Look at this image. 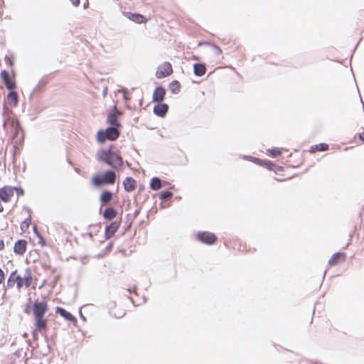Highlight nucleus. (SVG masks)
<instances>
[{
	"label": "nucleus",
	"instance_id": "nucleus-1",
	"mask_svg": "<svg viewBox=\"0 0 364 364\" xmlns=\"http://www.w3.org/2000/svg\"><path fill=\"white\" fill-rule=\"evenodd\" d=\"M96 159L100 163H104L113 169L120 168L123 166L122 157L111 149H100Z\"/></svg>",
	"mask_w": 364,
	"mask_h": 364
},
{
	"label": "nucleus",
	"instance_id": "nucleus-2",
	"mask_svg": "<svg viewBox=\"0 0 364 364\" xmlns=\"http://www.w3.org/2000/svg\"><path fill=\"white\" fill-rule=\"evenodd\" d=\"M121 127L109 126L105 129H100L97 133V140L103 144L107 140L115 141L120 134Z\"/></svg>",
	"mask_w": 364,
	"mask_h": 364
},
{
	"label": "nucleus",
	"instance_id": "nucleus-3",
	"mask_svg": "<svg viewBox=\"0 0 364 364\" xmlns=\"http://www.w3.org/2000/svg\"><path fill=\"white\" fill-rule=\"evenodd\" d=\"M116 173L114 170H107L102 174L95 176L92 182L96 187H101L104 185H111L115 182Z\"/></svg>",
	"mask_w": 364,
	"mask_h": 364
},
{
	"label": "nucleus",
	"instance_id": "nucleus-4",
	"mask_svg": "<svg viewBox=\"0 0 364 364\" xmlns=\"http://www.w3.org/2000/svg\"><path fill=\"white\" fill-rule=\"evenodd\" d=\"M4 120L3 123V127L5 129L7 124H10L13 132V139L18 138L20 133L21 134H24L19 120L15 116H5L4 114Z\"/></svg>",
	"mask_w": 364,
	"mask_h": 364
},
{
	"label": "nucleus",
	"instance_id": "nucleus-5",
	"mask_svg": "<svg viewBox=\"0 0 364 364\" xmlns=\"http://www.w3.org/2000/svg\"><path fill=\"white\" fill-rule=\"evenodd\" d=\"M32 309L35 320L44 319V316L48 310V306L45 301L36 300L32 305Z\"/></svg>",
	"mask_w": 364,
	"mask_h": 364
},
{
	"label": "nucleus",
	"instance_id": "nucleus-6",
	"mask_svg": "<svg viewBox=\"0 0 364 364\" xmlns=\"http://www.w3.org/2000/svg\"><path fill=\"white\" fill-rule=\"evenodd\" d=\"M196 238L200 242L207 245H213L218 241L217 235L208 231H198Z\"/></svg>",
	"mask_w": 364,
	"mask_h": 364
},
{
	"label": "nucleus",
	"instance_id": "nucleus-7",
	"mask_svg": "<svg viewBox=\"0 0 364 364\" xmlns=\"http://www.w3.org/2000/svg\"><path fill=\"white\" fill-rule=\"evenodd\" d=\"M34 326L36 328V331H38V333H41L42 336L44 337L45 342L46 343L48 351L47 353L50 352V344L48 342V338L46 333L47 328H48V321L46 318L44 319H38L35 320Z\"/></svg>",
	"mask_w": 364,
	"mask_h": 364
},
{
	"label": "nucleus",
	"instance_id": "nucleus-8",
	"mask_svg": "<svg viewBox=\"0 0 364 364\" xmlns=\"http://www.w3.org/2000/svg\"><path fill=\"white\" fill-rule=\"evenodd\" d=\"M242 158L244 160L250 161L258 166L266 168L268 170H274L275 164L266 159H261L249 155H243Z\"/></svg>",
	"mask_w": 364,
	"mask_h": 364
},
{
	"label": "nucleus",
	"instance_id": "nucleus-9",
	"mask_svg": "<svg viewBox=\"0 0 364 364\" xmlns=\"http://www.w3.org/2000/svg\"><path fill=\"white\" fill-rule=\"evenodd\" d=\"M173 73L172 65L168 62H164L158 67L156 72V77L161 79L170 75Z\"/></svg>",
	"mask_w": 364,
	"mask_h": 364
},
{
	"label": "nucleus",
	"instance_id": "nucleus-10",
	"mask_svg": "<svg viewBox=\"0 0 364 364\" xmlns=\"http://www.w3.org/2000/svg\"><path fill=\"white\" fill-rule=\"evenodd\" d=\"M120 112L117 109V106L114 105L112 107V111H110L107 117V122L109 124V126H117V127H121V124L119 122L117 119V114H119Z\"/></svg>",
	"mask_w": 364,
	"mask_h": 364
},
{
	"label": "nucleus",
	"instance_id": "nucleus-11",
	"mask_svg": "<svg viewBox=\"0 0 364 364\" xmlns=\"http://www.w3.org/2000/svg\"><path fill=\"white\" fill-rule=\"evenodd\" d=\"M168 108L169 107L166 103L157 102L154 107L153 112L156 116L163 118L166 117Z\"/></svg>",
	"mask_w": 364,
	"mask_h": 364
},
{
	"label": "nucleus",
	"instance_id": "nucleus-12",
	"mask_svg": "<svg viewBox=\"0 0 364 364\" xmlns=\"http://www.w3.org/2000/svg\"><path fill=\"white\" fill-rule=\"evenodd\" d=\"M166 91L163 86H157L152 95V101L154 102H162L164 100Z\"/></svg>",
	"mask_w": 364,
	"mask_h": 364
},
{
	"label": "nucleus",
	"instance_id": "nucleus-13",
	"mask_svg": "<svg viewBox=\"0 0 364 364\" xmlns=\"http://www.w3.org/2000/svg\"><path fill=\"white\" fill-rule=\"evenodd\" d=\"M119 223L117 221L112 222L109 225L105 227V237L106 240L110 239L119 228Z\"/></svg>",
	"mask_w": 364,
	"mask_h": 364
},
{
	"label": "nucleus",
	"instance_id": "nucleus-14",
	"mask_svg": "<svg viewBox=\"0 0 364 364\" xmlns=\"http://www.w3.org/2000/svg\"><path fill=\"white\" fill-rule=\"evenodd\" d=\"M26 248H27L26 240H23V239H20V240H18L15 242L14 247V252L16 255H23L26 252Z\"/></svg>",
	"mask_w": 364,
	"mask_h": 364
},
{
	"label": "nucleus",
	"instance_id": "nucleus-15",
	"mask_svg": "<svg viewBox=\"0 0 364 364\" xmlns=\"http://www.w3.org/2000/svg\"><path fill=\"white\" fill-rule=\"evenodd\" d=\"M13 196V189L11 186H4L0 188V199L4 202L8 203L10 201L11 198Z\"/></svg>",
	"mask_w": 364,
	"mask_h": 364
},
{
	"label": "nucleus",
	"instance_id": "nucleus-16",
	"mask_svg": "<svg viewBox=\"0 0 364 364\" xmlns=\"http://www.w3.org/2000/svg\"><path fill=\"white\" fill-rule=\"evenodd\" d=\"M124 14L127 18L135 23H142L146 22V18L142 14L132 12H124Z\"/></svg>",
	"mask_w": 364,
	"mask_h": 364
},
{
	"label": "nucleus",
	"instance_id": "nucleus-17",
	"mask_svg": "<svg viewBox=\"0 0 364 364\" xmlns=\"http://www.w3.org/2000/svg\"><path fill=\"white\" fill-rule=\"evenodd\" d=\"M56 313H58L60 316L64 318L66 321L70 322H76V318L69 311L65 310L64 308L60 306L56 307Z\"/></svg>",
	"mask_w": 364,
	"mask_h": 364
},
{
	"label": "nucleus",
	"instance_id": "nucleus-18",
	"mask_svg": "<svg viewBox=\"0 0 364 364\" xmlns=\"http://www.w3.org/2000/svg\"><path fill=\"white\" fill-rule=\"evenodd\" d=\"M124 190L127 192H131L136 188V181L130 176H127L123 181Z\"/></svg>",
	"mask_w": 364,
	"mask_h": 364
},
{
	"label": "nucleus",
	"instance_id": "nucleus-19",
	"mask_svg": "<svg viewBox=\"0 0 364 364\" xmlns=\"http://www.w3.org/2000/svg\"><path fill=\"white\" fill-rule=\"evenodd\" d=\"M24 139H25L24 134H22L18 138L13 139H14V154H16L17 153H19L21 151V150L23 146Z\"/></svg>",
	"mask_w": 364,
	"mask_h": 364
},
{
	"label": "nucleus",
	"instance_id": "nucleus-20",
	"mask_svg": "<svg viewBox=\"0 0 364 364\" xmlns=\"http://www.w3.org/2000/svg\"><path fill=\"white\" fill-rule=\"evenodd\" d=\"M346 254L344 252H336L334 253L331 257L328 259V264L331 266L338 264L341 261H344L346 259Z\"/></svg>",
	"mask_w": 364,
	"mask_h": 364
},
{
	"label": "nucleus",
	"instance_id": "nucleus-21",
	"mask_svg": "<svg viewBox=\"0 0 364 364\" xmlns=\"http://www.w3.org/2000/svg\"><path fill=\"white\" fill-rule=\"evenodd\" d=\"M206 72V66L203 63H196L193 64V73L195 75L201 77Z\"/></svg>",
	"mask_w": 364,
	"mask_h": 364
},
{
	"label": "nucleus",
	"instance_id": "nucleus-22",
	"mask_svg": "<svg viewBox=\"0 0 364 364\" xmlns=\"http://www.w3.org/2000/svg\"><path fill=\"white\" fill-rule=\"evenodd\" d=\"M113 198V193L110 191L105 190L104 191L100 196V203L102 205H107L111 202Z\"/></svg>",
	"mask_w": 364,
	"mask_h": 364
},
{
	"label": "nucleus",
	"instance_id": "nucleus-23",
	"mask_svg": "<svg viewBox=\"0 0 364 364\" xmlns=\"http://www.w3.org/2000/svg\"><path fill=\"white\" fill-rule=\"evenodd\" d=\"M117 210L112 207H107L103 212V218L107 220H112L117 216Z\"/></svg>",
	"mask_w": 364,
	"mask_h": 364
},
{
	"label": "nucleus",
	"instance_id": "nucleus-24",
	"mask_svg": "<svg viewBox=\"0 0 364 364\" xmlns=\"http://www.w3.org/2000/svg\"><path fill=\"white\" fill-rule=\"evenodd\" d=\"M7 100L11 106L16 107L18 102V97L17 92L15 91H9L7 95Z\"/></svg>",
	"mask_w": 364,
	"mask_h": 364
},
{
	"label": "nucleus",
	"instance_id": "nucleus-25",
	"mask_svg": "<svg viewBox=\"0 0 364 364\" xmlns=\"http://www.w3.org/2000/svg\"><path fill=\"white\" fill-rule=\"evenodd\" d=\"M150 188L153 191H158L162 188V180L159 177H153L150 181Z\"/></svg>",
	"mask_w": 364,
	"mask_h": 364
},
{
	"label": "nucleus",
	"instance_id": "nucleus-26",
	"mask_svg": "<svg viewBox=\"0 0 364 364\" xmlns=\"http://www.w3.org/2000/svg\"><path fill=\"white\" fill-rule=\"evenodd\" d=\"M328 149V144L326 143H320L316 145H314L311 147L309 151L311 153H314L316 151H325Z\"/></svg>",
	"mask_w": 364,
	"mask_h": 364
},
{
	"label": "nucleus",
	"instance_id": "nucleus-27",
	"mask_svg": "<svg viewBox=\"0 0 364 364\" xmlns=\"http://www.w3.org/2000/svg\"><path fill=\"white\" fill-rule=\"evenodd\" d=\"M169 88L173 94H178L180 92L181 84L178 80H173L169 84Z\"/></svg>",
	"mask_w": 364,
	"mask_h": 364
},
{
	"label": "nucleus",
	"instance_id": "nucleus-28",
	"mask_svg": "<svg viewBox=\"0 0 364 364\" xmlns=\"http://www.w3.org/2000/svg\"><path fill=\"white\" fill-rule=\"evenodd\" d=\"M24 279L26 280V287H29L31 285L33 281L31 271L29 268L26 269Z\"/></svg>",
	"mask_w": 364,
	"mask_h": 364
},
{
	"label": "nucleus",
	"instance_id": "nucleus-29",
	"mask_svg": "<svg viewBox=\"0 0 364 364\" xmlns=\"http://www.w3.org/2000/svg\"><path fill=\"white\" fill-rule=\"evenodd\" d=\"M16 272H17L16 270L13 271L11 273L10 276L9 277L7 282H6V287L7 288L13 287L14 286L15 283H16V280H15V277H16Z\"/></svg>",
	"mask_w": 364,
	"mask_h": 364
},
{
	"label": "nucleus",
	"instance_id": "nucleus-30",
	"mask_svg": "<svg viewBox=\"0 0 364 364\" xmlns=\"http://www.w3.org/2000/svg\"><path fill=\"white\" fill-rule=\"evenodd\" d=\"M15 280H16V285L18 288H21L23 287H26V280L24 279V276L21 277L20 275H16L15 277Z\"/></svg>",
	"mask_w": 364,
	"mask_h": 364
},
{
	"label": "nucleus",
	"instance_id": "nucleus-31",
	"mask_svg": "<svg viewBox=\"0 0 364 364\" xmlns=\"http://www.w3.org/2000/svg\"><path fill=\"white\" fill-rule=\"evenodd\" d=\"M5 85V87L7 90L10 91H13L12 90L14 89L16 87V83L15 80H11L10 78L6 81V82H4Z\"/></svg>",
	"mask_w": 364,
	"mask_h": 364
},
{
	"label": "nucleus",
	"instance_id": "nucleus-32",
	"mask_svg": "<svg viewBox=\"0 0 364 364\" xmlns=\"http://www.w3.org/2000/svg\"><path fill=\"white\" fill-rule=\"evenodd\" d=\"M173 193L170 191H163L159 193V198L161 200H165L166 198H171Z\"/></svg>",
	"mask_w": 364,
	"mask_h": 364
},
{
	"label": "nucleus",
	"instance_id": "nucleus-33",
	"mask_svg": "<svg viewBox=\"0 0 364 364\" xmlns=\"http://www.w3.org/2000/svg\"><path fill=\"white\" fill-rule=\"evenodd\" d=\"M4 60L6 64L10 66H13L14 64V55L11 53L9 55H6L4 58Z\"/></svg>",
	"mask_w": 364,
	"mask_h": 364
},
{
	"label": "nucleus",
	"instance_id": "nucleus-34",
	"mask_svg": "<svg viewBox=\"0 0 364 364\" xmlns=\"http://www.w3.org/2000/svg\"><path fill=\"white\" fill-rule=\"evenodd\" d=\"M31 218L29 216L28 218H26L22 222V223L21 224V229L22 231H26L28 228V227L31 224Z\"/></svg>",
	"mask_w": 364,
	"mask_h": 364
},
{
	"label": "nucleus",
	"instance_id": "nucleus-35",
	"mask_svg": "<svg viewBox=\"0 0 364 364\" xmlns=\"http://www.w3.org/2000/svg\"><path fill=\"white\" fill-rule=\"evenodd\" d=\"M267 151L272 157H277L281 155V151L278 148H271L267 149Z\"/></svg>",
	"mask_w": 364,
	"mask_h": 364
},
{
	"label": "nucleus",
	"instance_id": "nucleus-36",
	"mask_svg": "<svg viewBox=\"0 0 364 364\" xmlns=\"http://www.w3.org/2000/svg\"><path fill=\"white\" fill-rule=\"evenodd\" d=\"M46 82L42 79L40 80L38 84L35 87L33 92L31 93V95L33 92H36L38 91H41L43 90V87L46 85Z\"/></svg>",
	"mask_w": 364,
	"mask_h": 364
},
{
	"label": "nucleus",
	"instance_id": "nucleus-37",
	"mask_svg": "<svg viewBox=\"0 0 364 364\" xmlns=\"http://www.w3.org/2000/svg\"><path fill=\"white\" fill-rule=\"evenodd\" d=\"M0 77L2 79L4 82H6V81L10 78L9 73L6 70H1V72L0 73Z\"/></svg>",
	"mask_w": 364,
	"mask_h": 364
},
{
	"label": "nucleus",
	"instance_id": "nucleus-38",
	"mask_svg": "<svg viewBox=\"0 0 364 364\" xmlns=\"http://www.w3.org/2000/svg\"><path fill=\"white\" fill-rule=\"evenodd\" d=\"M13 189V193L14 191L16 192L18 197L22 196L24 194V190L21 187H11Z\"/></svg>",
	"mask_w": 364,
	"mask_h": 364
},
{
	"label": "nucleus",
	"instance_id": "nucleus-39",
	"mask_svg": "<svg viewBox=\"0 0 364 364\" xmlns=\"http://www.w3.org/2000/svg\"><path fill=\"white\" fill-rule=\"evenodd\" d=\"M38 238L39 240L38 242L41 245L42 247H44L46 245V242L45 239L43 238V237L42 236V235H39Z\"/></svg>",
	"mask_w": 364,
	"mask_h": 364
},
{
	"label": "nucleus",
	"instance_id": "nucleus-40",
	"mask_svg": "<svg viewBox=\"0 0 364 364\" xmlns=\"http://www.w3.org/2000/svg\"><path fill=\"white\" fill-rule=\"evenodd\" d=\"M5 279V274L4 271L0 268V284L4 282Z\"/></svg>",
	"mask_w": 364,
	"mask_h": 364
},
{
	"label": "nucleus",
	"instance_id": "nucleus-41",
	"mask_svg": "<svg viewBox=\"0 0 364 364\" xmlns=\"http://www.w3.org/2000/svg\"><path fill=\"white\" fill-rule=\"evenodd\" d=\"M38 331H36V328H34L32 331V336L34 341H37L38 339Z\"/></svg>",
	"mask_w": 364,
	"mask_h": 364
},
{
	"label": "nucleus",
	"instance_id": "nucleus-42",
	"mask_svg": "<svg viewBox=\"0 0 364 364\" xmlns=\"http://www.w3.org/2000/svg\"><path fill=\"white\" fill-rule=\"evenodd\" d=\"M272 171H274L275 173L280 172V171H283V168L282 166H277V164H275L274 170H272Z\"/></svg>",
	"mask_w": 364,
	"mask_h": 364
},
{
	"label": "nucleus",
	"instance_id": "nucleus-43",
	"mask_svg": "<svg viewBox=\"0 0 364 364\" xmlns=\"http://www.w3.org/2000/svg\"><path fill=\"white\" fill-rule=\"evenodd\" d=\"M33 230L34 234H35L37 237H38V235H41V234L39 232V231H38V227H37L36 225H34L33 226Z\"/></svg>",
	"mask_w": 364,
	"mask_h": 364
},
{
	"label": "nucleus",
	"instance_id": "nucleus-44",
	"mask_svg": "<svg viewBox=\"0 0 364 364\" xmlns=\"http://www.w3.org/2000/svg\"><path fill=\"white\" fill-rule=\"evenodd\" d=\"M70 1L74 6H78L80 3V0H70Z\"/></svg>",
	"mask_w": 364,
	"mask_h": 364
},
{
	"label": "nucleus",
	"instance_id": "nucleus-45",
	"mask_svg": "<svg viewBox=\"0 0 364 364\" xmlns=\"http://www.w3.org/2000/svg\"><path fill=\"white\" fill-rule=\"evenodd\" d=\"M213 47L215 50V52L217 54H220L222 53V50L220 48V47H218V46L216 45H213Z\"/></svg>",
	"mask_w": 364,
	"mask_h": 364
},
{
	"label": "nucleus",
	"instance_id": "nucleus-46",
	"mask_svg": "<svg viewBox=\"0 0 364 364\" xmlns=\"http://www.w3.org/2000/svg\"><path fill=\"white\" fill-rule=\"evenodd\" d=\"M24 312L27 314H30L31 312V306L30 304H27L25 309H24Z\"/></svg>",
	"mask_w": 364,
	"mask_h": 364
},
{
	"label": "nucleus",
	"instance_id": "nucleus-47",
	"mask_svg": "<svg viewBox=\"0 0 364 364\" xmlns=\"http://www.w3.org/2000/svg\"><path fill=\"white\" fill-rule=\"evenodd\" d=\"M140 213V210L137 209L134 212V218H136L138 217L139 214Z\"/></svg>",
	"mask_w": 364,
	"mask_h": 364
},
{
	"label": "nucleus",
	"instance_id": "nucleus-48",
	"mask_svg": "<svg viewBox=\"0 0 364 364\" xmlns=\"http://www.w3.org/2000/svg\"><path fill=\"white\" fill-rule=\"evenodd\" d=\"M112 245H113V243H112V242H109V243L107 245V247H106V250H112Z\"/></svg>",
	"mask_w": 364,
	"mask_h": 364
},
{
	"label": "nucleus",
	"instance_id": "nucleus-49",
	"mask_svg": "<svg viewBox=\"0 0 364 364\" xmlns=\"http://www.w3.org/2000/svg\"><path fill=\"white\" fill-rule=\"evenodd\" d=\"M107 94V87H105L104 89H103V91H102V95L103 97H106Z\"/></svg>",
	"mask_w": 364,
	"mask_h": 364
},
{
	"label": "nucleus",
	"instance_id": "nucleus-50",
	"mask_svg": "<svg viewBox=\"0 0 364 364\" xmlns=\"http://www.w3.org/2000/svg\"><path fill=\"white\" fill-rule=\"evenodd\" d=\"M4 248V242L2 240H0V250H2Z\"/></svg>",
	"mask_w": 364,
	"mask_h": 364
},
{
	"label": "nucleus",
	"instance_id": "nucleus-51",
	"mask_svg": "<svg viewBox=\"0 0 364 364\" xmlns=\"http://www.w3.org/2000/svg\"><path fill=\"white\" fill-rule=\"evenodd\" d=\"M359 138L361 141L364 142V132L359 134Z\"/></svg>",
	"mask_w": 364,
	"mask_h": 364
},
{
	"label": "nucleus",
	"instance_id": "nucleus-52",
	"mask_svg": "<svg viewBox=\"0 0 364 364\" xmlns=\"http://www.w3.org/2000/svg\"><path fill=\"white\" fill-rule=\"evenodd\" d=\"M168 185H170V183L168 181L162 180V187L168 186Z\"/></svg>",
	"mask_w": 364,
	"mask_h": 364
},
{
	"label": "nucleus",
	"instance_id": "nucleus-53",
	"mask_svg": "<svg viewBox=\"0 0 364 364\" xmlns=\"http://www.w3.org/2000/svg\"><path fill=\"white\" fill-rule=\"evenodd\" d=\"M124 100H125L126 101H127V100H129V97H128V95H127V92L124 93Z\"/></svg>",
	"mask_w": 364,
	"mask_h": 364
},
{
	"label": "nucleus",
	"instance_id": "nucleus-54",
	"mask_svg": "<svg viewBox=\"0 0 364 364\" xmlns=\"http://www.w3.org/2000/svg\"><path fill=\"white\" fill-rule=\"evenodd\" d=\"M87 235L90 237V239H93L94 235H93L92 232H88Z\"/></svg>",
	"mask_w": 364,
	"mask_h": 364
},
{
	"label": "nucleus",
	"instance_id": "nucleus-55",
	"mask_svg": "<svg viewBox=\"0 0 364 364\" xmlns=\"http://www.w3.org/2000/svg\"><path fill=\"white\" fill-rule=\"evenodd\" d=\"M80 316L82 319L85 320V317L82 315L81 311H80Z\"/></svg>",
	"mask_w": 364,
	"mask_h": 364
},
{
	"label": "nucleus",
	"instance_id": "nucleus-56",
	"mask_svg": "<svg viewBox=\"0 0 364 364\" xmlns=\"http://www.w3.org/2000/svg\"><path fill=\"white\" fill-rule=\"evenodd\" d=\"M130 300L132 301V304L135 306H136L137 304H135L134 301L132 299V297H129Z\"/></svg>",
	"mask_w": 364,
	"mask_h": 364
},
{
	"label": "nucleus",
	"instance_id": "nucleus-57",
	"mask_svg": "<svg viewBox=\"0 0 364 364\" xmlns=\"http://www.w3.org/2000/svg\"><path fill=\"white\" fill-rule=\"evenodd\" d=\"M58 279H59V276H57V277H55V282H57V281L58 280Z\"/></svg>",
	"mask_w": 364,
	"mask_h": 364
},
{
	"label": "nucleus",
	"instance_id": "nucleus-58",
	"mask_svg": "<svg viewBox=\"0 0 364 364\" xmlns=\"http://www.w3.org/2000/svg\"><path fill=\"white\" fill-rule=\"evenodd\" d=\"M87 4H88L87 1L85 4H84V8H86Z\"/></svg>",
	"mask_w": 364,
	"mask_h": 364
},
{
	"label": "nucleus",
	"instance_id": "nucleus-59",
	"mask_svg": "<svg viewBox=\"0 0 364 364\" xmlns=\"http://www.w3.org/2000/svg\"><path fill=\"white\" fill-rule=\"evenodd\" d=\"M25 170H26V164H24L23 171H25Z\"/></svg>",
	"mask_w": 364,
	"mask_h": 364
},
{
	"label": "nucleus",
	"instance_id": "nucleus-60",
	"mask_svg": "<svg viewBox=\"0 0 364 364\" xmlns=\"http://www.w3.org/2000/svg\"><path fill=\"white\" fill-rule=\"evenodd\" d=\"M127 291L129 292V293H132V291H131L130 289H128Z\"/></svg>",
	"mask_w": 364,
	"mask_h": 364
},
{
	"label": "nucleus",
	"instance_id": "nucleus-61",
	"mask_svg": "<svg viewBox=\"0 0 364 364\" xmlns=\"http://www.w3.org/2000/svg\"><path fill=\"white\" fill-rule=\"evenodd\" d=\"M325 274H326V272H323V278L325 277Z\"/></svg>",
	"mask_w": 364,
	"mask_h": 364
},
{
	"label": "nucleus",
	"instance_id": "nucleus-62",
	"mask_svg": "<svg viewBox=\"0 0 364 364\" xmlns=\"http://www.w3.org/2000/svg\"><path fill=\"white\" fill-rule=\"evenodd\" d=\"M143 299H144V302H145L146 301V298L144 296L143 297Z\"/></svg>",
	"mask_w": 364,
	"mask_h": 364
},
{
	"label": "nucleus",
	"instance_id": "nucleus-63",
	"mask_svg": "<svg viewBox=\"0 0 364 364\" xmlns=\"http://www.w3.org/2000/svg\"><path fill=\"white\" fill-rule=\"evenodd\" d=\"M160 205H161V208H163V203H160Z\"/></svg>",
	"mask_w": 364,
	"mask_h": 364
},
{
	"label": "nucleus",
	"instance_id": "nucleus-64",
	"mask_svg": "<svg viewBox=\"0 0 364 364\" xmlns=\"http://www.w3.org/2000/svg\"><path fill=\"white\" fill-rule=\"evenodd\" d=\"M0 1H1V3H4V1H3V0H0Z\"/></svg>",
	"mask_w": 364,
	"mask_h": 364
}]
</instances>
